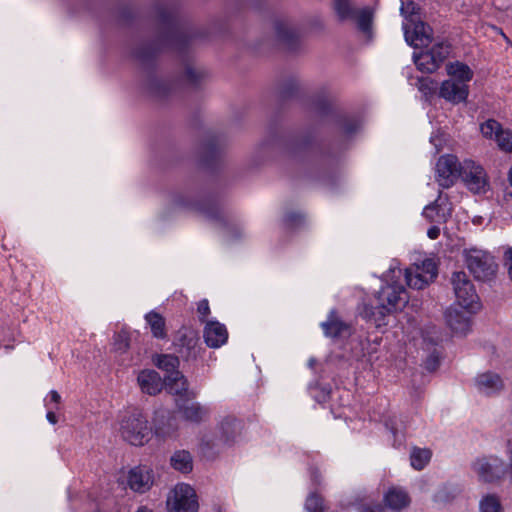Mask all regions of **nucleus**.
Here are the masks:
<instances>
[{
	"instance_id": "f257e3e1",
	"label": "nucleus",
	"mask_w": 512,
	"mask_h": 512,
	"mask_svg": "<svg viewBox=\"0 0 512 512\" xmlns=\"http://www.w3.org/2000/svg\"><path fill=\"white\" fill-rule=\"evenodd\" d=\"M402 270L391 265L387 273L384 274L383 280L385 285L377 292L376 305H365L361 315L380 327L384 325L386 315L401 310L408 303V294L405 287L398 283L396 278H400Z\"/></svg>"
},
{
	"instance_id": "f03ea898",
	"label": "nucleus",
	"mask_w": 512,
	"mask_h": 512,
	"mask_svg": "<svg viewBox=\"0 0 512 512\" xmlns=\"http://www.w3.org/2000/svg\"><path fill=\"white\" fill-rule=\"evenodd\" d=\"M120 431L123 439L134 446H142L147 443L152 433L146 417L137 410L122 418Z\"/></svg>"
},
{
	"instance_id": "7ed1b4c3",
	"label": "nucleus",
	"mask_w": 512,
	"mask_h": 512,
	"mask_svg": "<svg viewBox=\"0 0 512 512\" xmlns=\"http://www.w3.org/2000/svg\"><path fill=\"white\" fill-rule=\"evenodd\" d=\"M459 178L474 194H485L489 188V178L484 167L471 159H465L459 166Z\"/></svg>"
},
{
	"instance_id": "20e7f679",
	"label": "nucleus",
	"mask_w": 512,
	"mask_h": 512,
	"mask_svg": "<svg viewBox=\"0 0 512 512\" xmlns=\"http://www.w3.org/2000/svg\"><path fill=\"white\" fill-rule=\"evenodd\" d=\"M168 512H198L199 502L195 489L186 483H178L166 499Z\"/></svg>"
},
{
	"instance_id": "39448f33",
	"label": "nucleus",
	"mask_w": 512,
	"mask_h": 512,
	"mask_svg": "<svg viewBox=\"0 0 512 512\" xmlns=\"http://www.w3.org/2000/svg\"><path fill=\"white\" fill-rule=\"evenodd\" d=\"M451 283L455 293L457 305L468 312H476L480 309L479 297L476 293L473 283L465 272H454Z\"/></svg>"
},
{
	"instance_id": "423d86ee",
	"label": "nucleus",
	"mask_w": 512,
	"mask_h": 512,
	"mask_svg": "<svg viewBox=\"0 0 512 512\" xmlns=\"http://www.w3.org/2000/svg\"><path fill=\"white\" fill-rule=\"evenodd\" d=\"M464 257L467 268L476 279L485 281L494 276L496 264L488 252L471 248L464 251Z\"/></svg>"
},
{
	"instance_id": "0eeeda50",
	"label": "nucleus",
	"mask_w": 512,
	"mask_h": 512,
	"mask_svg": "<svg viewBox=\"0 0 512 512\" xmlns=\"http://www.w3.org/2000/svg\"><path fill=\"white\" fill-rule=\"evenodd\" d=\"M450 45L445 42H440L432 46L431 49L413 54V60L417 68L426 73H433L436 71L441 63L450 54Z\"/></svg>"
},
{
	"instance_id": "6e6552de",
	"label": "nucleus",
	"mask_w": 512,
	"mask_h": 512,
	"mask_svg": "<svg viewBox=\"0 0 512 512\" xmlns=\"http://www.w3.org/2000/svg\"><path fill=\"white\" fill-rule=\"evenodd\" d=\"M405 280L409 287L423 289L437 276V266L432 259H425L421 264L405 270Z\"/></svg>"
},
{
	"instance_id": "1a4fd4ad",
	"label": "nucleus",
	"mask_w": 512,
	"mask_h": 512,
	"mask_svg": "<svg viewBox=\"0 0 512 512\" xmlns=\"http://www.w3.org/2000/svg\"><path fill=\"white\" fill-rule=\"evenodd\" d=\"M472 469L481 481L487 483L500 480L506 472L503 460L497 456H485L476 459Z\"/></svg>"
},
{
	"instance_id": "9d476101",
	"label": "nucleus",
	"mask_w": 512,
	"mask_h": 512,
	"mask_svg": "<svg viewBox=\"0 0 512 512\" xmlns=\"http://www.w3.org/2000/svg\"><path fill=\"white\" fill-rule=\"evenodd\" d=\"M405 39L414 47L427 46L432 41V29L422 21H415L414 13L407 23L403 24Z\"/></svg>"
},
{
	"instance_id": "9b49d317",
	"label": "nucleus",
	"mask_w": 512,
	"mask_h": 512,
	"mask_svg": "<svg viewBox=\"0 0 512 512\" xmlns=\"http://www.w3.org/2000/svg\"><path fill=\"white\" fill-rule=\"evenodd\" d=\"M460 162L456 156L446 154L441 156L436 164V180L443 188L451 187L459 177Z\"/></svg>"
},
{
	"instance_id": "f8f14e48",
	"label": "nucleus",
	"mask_w": 512,
	"mask_h": 512,
	"mask_svg": "<svg viewBox=\"0 0 512 512\" xmlns=\"http://www.w3.org/2000/svg\"><path fill=\"white\" fill-rule=\"evenodd\" d=\"M174 345L182 358L195 359L200 350L198 333L192 329L183 328L179 330Z\"/></svg>"
},
{
	"instance_id": "ddd939ff",
	"label": "nucleus",
	"mask_w": 512,
	"mask_h": 512,
	"mask_svg": "<svg viewBox=\"0 0 512 512\" xmlns=\"http://www.w3.org/2000/svg\"><path fill=\"white\" fill-rule=\"evenodd\" d=\"M127 486L134 492L145 493L154 484V472L147 466H136L131 468L126 477Z\"/></svg>"
},
{
	"instance_id": "4468645a",
	"label": "nucleus",
	"mask_w": 512,
	"mask_h": 512,
	"mask_svg": "<svg viewBox=\"0 0 512 512\" xmlns=\"http://www.w3.org/2000/svg\"><path fill=\"white\" fill-rule=\"evenodd\" d=\"M474 386L478 393L490 397L498 395L504 389L505 385L499 374L486 371L475 377Z\"/></svg>"
},
{
	"instance_id": "2eb2a0df",
	"label": "nucleus",
	"mask_w": 512,
	"mask_h": 512,
	"mask_svg": "<svg viewBox=\"0 0 512 512\" xmlns=\"http://www.w3.org/2000/svg\"><path fill=\"white\" fill-rule=\"evenodd\" d=\"M468 95V84L457 83L455 80L443 81L439 89V96L452 104L466 102Z\"/></svg>"
},
{
	"instance_id": "dca6fc26",
	"label": "nucleus",
	"mask_w": 512,
	"mask_h": 512,
	"mask_svg": "<svg viewBox=\"0 0 512 512\" xmlns=\"http://www.w3.org/2000/svg\"><path fill=\"white\" fill-rule=\"evenodd\" d=\"M203 337L207 346L219 348L227 342L228 331L224 324L217 320H211L206 322Z\"/></svg>"
},
{
	"instance_id": "f3484780",
	"label": "nucleus",
	"mask_w": 512,
	"mask_h": 512,
	"mask_svg": "<svg viewBox=\"0 0 512 512\" xmlns=\"http://www.w3.org/2000/svg\"><path fill=\"white\" fill-rule=\"evenodd\" d=\"M447 325L457 335H466L471 328L470 317L457 307H450L445 312Z\"/></svg>"
},
{
	"instance_id": "a211bd4d",
	"label": "nucleus",
	"mask_w": 512,
	"mask_h": 512,
	"mask_svg": "<svg viewBox=\"0 0 512 512\" xmlns=\"http://www.w3.org/2000/svg\"><path fill=\"white\" fill-rule=\"evenodd\" d=\"M410 501L408 493L402 488L392 487L384 494L385 505L396 512L408 507Z\"/></svg>"
},
{
	"instance_id": "6ab92c4d",
	"label": "nucleus",
	"mask_w": 512,
	"mask_h": 512,
	"mask_svg": "<svg viewBox=\"0 0 512 512\" xmlns=\"http://www.w3.org/2000/svg\"><path fill=\"white\" fill-rule=\"evenodd\" d=\"M138 384L142 392L156 395L161 391L162 382L159 374L154 370H143L138 374Z\"/></svg>"
},
{
	"instance_id": "aec40b11",
	"label": "nucleus",
	"mask_w": 512,
	"mask_h": 512,
	"mask_svg": "<svg viewBox=\"0 0 512 512\" xmlns=\"http://www.w3.org/2000/svg\"><path fill=\"white\" fill-rule=\"evenodd\" d=\"M277 41L287 50H293L298 42V33L286 21L275 23Z\"/></svg>"
},
{
	"instance_id": "412c9836",
	"label": "nucleus",
	"mask_w": 512,
	"mask_h": 512,
	"mask_svg": "<svg viewBox=\"0 0 512 512\" xmlns=\"http://www.w3.org/2000/svg\"><path fill=\"white\" fill-rule=\"evenodd\" d=\"M181 416L189 422L200 423L208 416L209 410L198 402L187 403L179 406Z\"/></svg>"
},
{
	"instance_id": "4be33fe9",
	"label": "nucleus",
	"mask_w": 512,
	"mask_h": 512,
	"mask_svg": "<svg viewBox=\"0 0 512 512\" xmlns=\"http://www.w3.org/2000/svg\"><path fill=\"white\" fill-rule=\"evenodd\" d=\"M446 71L450 76L449 80H455L457 83L468 84V82L473 78V71L471 68L460 61L448 63Z\"/></svg>"
},
{
	"instance_id": "5701e85b",
	"label": "nucleus",
	"mask_w": 512,
	"mask_h": 512,
	"mask_svg": "<svg viewBox=\"0 0 512 512\" xmlns=\"http://www.w3.org/2000/svg\"><path fill=\"white\" fill-rule=\"evenodd\" d=\"M164 382L166 389L171 394L182 395L188 390L187 379L181 372L166 375Z\"/></svg>"
},
{
	"instance_id": "b1692460",
	"label": "nucleus",
	"mask_w": 512,
	"mask_h": 512,
	"mask_svg": "<svg viewBox=\"0 0 512 512\" xmlns=\"http://www.w3.org/2000/svg\"><path fill=\"white\" fill-rule=\"evenodd\" d=\"M170 463L175 470L181 473H189L193 468L192 456L186 450L176 451L171 456Z\"/></svg>"
},
{
	"instance_id": "393cba45",
	"label": "nucleus",
	"mask_w": 512,
	"mask_h": 512,
	"mask_svg": "<svg viewBox=\"0 0 512 512\" xmlns=\"http://www.w3.org/2000/svg\"><path fill=\"white\" fill-rule=\"evenodd\" d=\"M145 320L155 338L164 339L167 336L165 319L159 313L151 311L145 315Z\"/></svg>"
},
{
	"instance_id": "a878e982",
	"label": "nucleus",
	"mask_w": 512,
	"mask_h": 512,
	"mask_svg": "<svg viewBox=\"0 0 512 512\" xmlns=\"http://www.w3.org/2000/svg\"><path fill=\"white\" fill-rule=\"evenodd\" d=\"M321 326L325 336L332 338L341 335L347 328V326L337 318L334 310L329 313L327 321L323 322Z\"/></svg>"
},
{
	"instance_id": "bb28decb",
	"label": "nucleus",
	"mask_w": 512,
	"mask_h": 512,
	"mask_svg": "<svg viewBox=\"0 0 512 512\" xmlns=\"http://www.w3.org/2000/svg\"><path fill=\"white\" fill-rule=\"evenodd\" d=\"M333 9L341 21L352 20L356 16V8L351 0H333Z\"/></svg>"
},
{
	"instance_id": "cd10ccee",
	"label": "nucleus",
	"mask_w": 512,
	"mask_h": 512,
	"mask_svg": "<svg viewBox=\"0 0 512 512\" xmlns=\"http://www.w3.org/2000/svg\"><path fill=\"white\" fill-rule=\"evenodd\" d=\"M155 365L167 372L168 374H173L174 372H180L178 370L179 359L178 357L171 354H162L158 355L154 360Z\"/></svg>"
},
{
	"instance_id": "c85d7f7f",
	"label": "nucleus",
	"mask_w": 512,
	"mask_h": 512,
	"mask_svg": "<svg viewBox=\"0 0 512 512\" xmlns=\"http://www.w3.org/2000/svg\"><path fill=\"white\" fill-rule=\"evenodd\" d=\"M480 512H503V507L499 496L496 494H486L479 502Z\"/></svg>"
},
{
	"instance_id": "c756f323",
	"label": "nucleus",
	"mask_w": 512,
	"mask_h": 512,
	"mask_svg": "<svg viewBox=\"0 0 512 512\" xmlns=\"http://www.w3.org/2000/svg\"><path fill=\"white\" fill-rule=\"evenodd\" d=\"M431 455L429 449L414 448L410 455L412 467L416 470H422L430 461Z\"/></svg>"
},
{
	"instance_id": "7c9ffc66",
	"label": "nucleus",
	"mask_w": 512,
	"mask_h": 512,
	"mask_svg": "<svg viewBox=\"0 0 512 512\" xmlns=\"http://www.w3.org/2000/svg\"><path fill=\"white\" fill-rule=\"evenodd\" d=\"M357 21L358 28L368 34L371 30L373 13L372 10L368 7L362 8L360 10H356L355 18Z\"/></svg>"
},
{
	"instance_id": "2f4dec72",
	"label": "nucleus",
	"mask_w": 512,
	"mask_h": 512,
	"mask_svg": "<svg viewBox=\"0 0 512 512\" xmlns=\"http://www.w3.org/2000/svg\"><path fill=\"white\" fill-rule=\"evenodd\" d=\"M441 207L438 204V201L425 206L423 210V215L425 218H427L431 222H445L446 221V215L444 212L440 213Z\"/></svg>"
},
{
	"instance_id": "473e14b6",
	"label": "nucleus",
	"mask_w": 512,
	"mask_h": 512,
	"mask_svg": "<svg viewBox=\"0 0 512 512\" xmlns=\"http://www.w3.org/2000/svg\"><path fill=\"white\" fill-rule=\"evenodd\" d=\"M305 510L307 512H324L325 505L323 498L316 493L309 494L305 502Z\"/></svg>"
},
{
	"instance_id": "72a5a7b5",
	"label": "nucleus",
	"mask_w": 512,
	"mask_h": 512,
	"mask_svg": "<svg viewBox=\"0 0 512 512\" xmlns=\"http://www.w3.org/2000/svg\"><path fill=\"white\" fill-rule=\"evenodd\" d=\"M502 129L501 125L493 119H489L480 126L481 133L486 138H496Z\"/></svg>"
},
{
	"instance_id": "f704fd0d",
	"label": "nucleus",
	"mask_w": 512,
	"mask_h": 512,
	"mask_svg": "<svg viewBox=\"0 0 512 512\" xmlns=\"http://www.w3.org/2000/svg\"><path fill=\"white\" fill-rule=\"evenodd\" d=\"M495 141L501 150L505 152L512 151V133L510 131L501 129L497 133Z\"/></svg>"
},
{
	"instance_id": "c9c22d12",
	"label": "nucleus",
	"mask_w": 512,
	"mask_h": 512,
	"mask_svg": "<svg viewBox=\"0 0 512 512\" xmlns=\"http://www.w3.org/2000/svg\"><path fill=\"white\" fill-rule=\"evenodd\" d=\"M114 347L118 351H126L129 348V335L127 332L121 331L115 334Z\"/></svg>"
},
{
	"instance_id": "e433bc0d",
	"label": "nucleus",
	"mask_w": 512,
	"mask_h": 512,
	"mask_svg": "<svg viewBox=\"0 0 512 512\" xmlns=\"http://www.w3.org/2000/svg\"><path fill=\"white\" fill-rule=\"evenodd\" d=\"M61 396L56 390H51L45 398V407L47 409H58Z\"/></svg>"
},
{
	"instance_id": "4c0bfd02",
	"label": "nucleus",
	"mask_w": 512,
	"mask_h": 512,
	"mask_svg": "<svg viewBox=\"0 0 512 512\" xmlns=\"http://www.w3.org/2000/svg\"><path fill=\"white\" fill-rule=\"evenodd\" d=\"M197 311H198V314H199L200 321L203 322L205 320V318L210 313V307H209L208 300H206V299L201 300L198 303Z\"/></svg>"
},
{
	"instance_id": "58836bf2",
	"label": "nucleus",
	"mask_w": 512,
	"mask_h": 512,
	"mask_svg": "<svg viewBox=\"0 0 512 512\" xmlns=\"http://www.w3.org/2000/svg\"><path fill=\"white\" fill-rule=\"evenodd\" d=\"M439 356L436 353H432L425 361V368L428 371H435L439 366Z\"/></svg>"
},
{
	"instance_id": "ea45409f",
	"label": "nucleus",
	"mask_w": 512,
	"mask_h": 512,
	"mask_svg": "<svg viewBox=\"0 0 512 512\" xmlns=\"http://www.w3.org/2000/svg\"><path fill=\"white\" fill-rule=\"evenodd\" d=\"M431 85H433V82L428 78L419 79V90H421L424 94L429 93L433 89Z\"/></svg>"
},
{
	"instance_id": "a19ab883",
	"label": "nucleus",
	"mask_w": 512,
	"mask_h": 512,
	"mask_svg": "<svg viewBox=\"0 0 512 512\" xmlns=\"http://www.w3.org/2000/svg\"><path fill=\"white\" fill-rule=\"evenodd\" d=\"M439 235H440V228L438 226H432L427 231V236L432 240L437 239L439 237Z\"/></svg>"
},
{
	"instance_id": "79ce46f5",
	"label": "nucleus",
	"mask_w": 512,
	"mask_h": 512,
	"mask_svg": "<svg viewBox=\"0 0 512 512\" xmlns=\"http://www.w3.org/2000/svg\"><path fill=\"white\" fill-rule=\"evenodd\" d=\"M507 454L509 457V472H510V481L512 483V440L507 442Z\"/></svg>"
},
{
	"instance_id": "37998d69",
	"label": "nucleus",
	"mask_w": 512,
	"mask_h": 512,
	"mask_svg": "<svg viewBox=\"0 0 512 512\" xmlns=\"http://www.w3.org/2000/svg\"><path fill=\"white\" fill-rule=\"evenodd\" d=\"M360 512H384V509L380 504H375L373 506H364Z\"/></svg>"
},
{
	"instance_id": "c03bdc74",
	"label": "nucleus",
	"mask_w": 512,
	"mask_h": 512,
	"mask_svg": "<svg viewBox=\"0 0 512 512\" xmlns=\"http://www.w3.org/2000/svg\"><path fill=\"white\" fill-rule=\"evenodd\" d=\"M55 409H47L46 418L49 423L56 424L57 423V416L54 412Z\"/></svg>"
},
{
	"instance_id": "a18cd8bd",
	"label": "nucleus",
	"mask_w": 512,
	"mask_h": 512,
	"mask_svg": "<svg viewBox=\"0 0 512 512\" xmlns=\"http://www.w3.org/2000/svg\"><path fill=\"white\" fill-rule=\"evenodd\" d=\"M186 75H187V78L191 81V82H196L197 81V78H198V73L193 70V69H187L186 71Z\"/></svg>"
},
{
	"instance_id": "49530a36",
	"label": "nucleus",
	"mask_w": 512,
	"mask_h": 512,
	"mask_svg": "<svg viewBox=\"0 0 512 512\" xmlns=\"http://www.w3.org/2000/svg\"><path fill=\"white\" fill-rule=\"evenodd\" d=\"M505 256H506V258H507V260H508V263H507V265H508V269H509V268H512V247H511V248H509V249L506 251Z\"/></svg>"
},
{
	"instance_id": "de8ad7c7",
	"label": "nucleus",
	"mask_w": 512,
	"mask_h": 512,
	"mask_svg": "<svg viewBox=\"0 0 512 512\" xmlns=\"http://www.w3.org/2000/svg\"><path fill=\"white\" fill-rule=\"evenodd\" d=\"M299 217H300V215H298L296 213H291V214L287 215L286 221L289 224H293L296 221V219Z\"/></svg>"
},
{
	"instance_id": "09e8293b",
	"label": "nucleus",
	"mask_w": 512,
	"mask_h": 512,
	"mask_svg": "<svg viewBox=\"0 0 512 512\" xmlns=\"http://www.w3.org/2000/svg\"><path fill=\"white\" fill-rule=\"evenodd\" d=\"M136 512H153L151 509H149L146 506H140Z\"/></svg>"
},
{
	"instance_id": "8fccbe9b",
	"label": "nucleus",
	"mask_w": 512,
	"mask_h": 512,
	"mask_svg": "<svg viewBox=\"0 0 512 512\" xmlns=\"http://www.w3.org/2000/svg\"><path fill=\"white\" fill-rule=\"evenodd\" d=\"M156 433L166 436V435L170 434V431H164V430H162V428L159 427V428H157Z\"/></svg>"
},
{
	"instance_id": "3c124183",
	"label": "nucleus",
	"mask_w": 512,
	"mask_h": 512,
	"mask_svg": "<svg viewBox=\"0 0 512 512\" xmlns=\"http://www.w3.org/2000/svg\"><path fill=\"white\" fill-rule=\"evenodd\" d=\"M509 182H510V185L512 186V167L509 170Z\"/></svg>"
},
{
	"instance_id": "603ef678",
	"label": "nucleus",
	"mask_w": 512,
	"mask_h": 512,
	"mask_svg": "<svg viewBox=\"0 0 512 512\" xmlns=\"http://www.w3.org/2000/svg\"><path fill=\"white\" fill-rule=\"evenodd\" d=\"M345 131H346V133H351L353 131V129L351 127L347 126L345 128Z\"/></svg>"
},
{
	"instance_id": "864d4df0",
	"label": "nucleus",
	"mask_w": 512,
	"mask_h": 512,
	"mask_svg": "<svg viewBox=\"0 0 512 512\" xmlns=\"http://www.w3.org/2000/svg\"><path fill=\"white\" fill-rule=\"evenodd\" d=\"M314 363H315V360L314 359H310L308 364H309L310 367H313Z\"/></svg>"
},
{
	"instance_id": "5fc2aeb1",
	"label": "nucleus",
	"mask_w": 512,
	"mask_h": 512,
	"mask_svg": "<svg viewBox=\"0 0 512 512\" xmlns=\"http://www.w3.org/2000/svg\"><path fill=\"white\" fill-rule=\"evenodd\" d=\"M391 432L396 436L398 430L394 427H391Z\"/></svg>"
},
{
	"instance_id": "6e6d98bb",
	"label": "nucleus",
	"mask_w": 512,
	"mask_h": 512,
	"mask_svg": "<svg viewBox=\"0 0 512 512\" xmlns=\"http://www.w3.org/2000/svg\"><path fill=\"white\" fill-rule=\"evenodd\" d=\"M401 13L402 14H405L406 13V8L404 6L401 7Z\"/></svg>"
}]
</instances>
